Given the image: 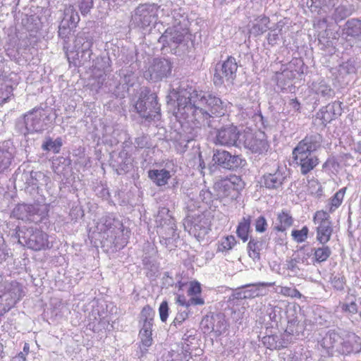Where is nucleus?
<instances>
[{
  "instance_id": "42",
  "label": "nucleus",
  "mask_w": 361,
  "mask_h": 361,
  "mask_svg": "<svg viewBox=\"0 0 361 361\" xmlns=\"http://www.w3.org/2000/svg\"><path fill=\"white\" fill-rule=\"evenodd\" d=\"M11 159L12 153L0 147V173L9 166Z\"/></svg>"
},
{
  "instance_id": "25",
  "label": "nucleus",
  "mask_w": 361,
  "mask_h": 361,
  "mask_svg": "<svg viewBox=\"0 0 361 361\" xmlns=\"http://www.w3.org/2000/svg\"><path fill=\"white\" fill-rule=\"evenodd\" d=\"M263 179V183L266 188L274 189L282 185L285 176L282 171L277 170L274 173L264 175Z\"/></svg>"
},
{
  "instance_id": "43",
  "label": "nucleus",
  "mask_w": 361,
  "mask_h": 361,
  "mask_svg": "<svg viewBox=\"0 0 361 361\" xmlns=\"http://www.w3.org/2000/svg\"><path fill=\"white\" fill-rule=\"evenodd\" d=\"M202 288L201 285L197 281H191L187 294L190 298H202L201 296Z\"/></svg>"
},
{
  "instance_id": "33",
  "label": "nucleus",
  "mask_w": 361,
  "mask_h": 361,
  "mask_svg": "<svg viewBox=\"0 0 361 361\" xmlns=\"http://www.w3.org/2000/svg\"><path fill=\"white\" fill-rule=\"evenodd\" d=\"M212 331L216 335H221L226 331L228 324L223 314H216L212 317Z\"/></svg>"
},
{
  "instance_id": "17",
  "label": "nucleus",
  "mask_w": 361,
  "mask_h": 361,
  "mask_svg": "<svg viewBox=\"0 0 361 361\" xmlns=\"http://www.w3.org/2000/svg\"><path fill=\"white\" fill-rule=\"evenodd\" d=\"M214 164L220 168L234 170L242 165L245 161L238 155H232L226 150H216L212 157Z\"/></svg>"
},
{
  "instance_id": "16",
  "label": "nucleus",
  "mask_w": 361,
  "mask_h": 361,
  "mask_svg": "<svg viewBox=\"0 0 361 361\" xmlns=\"http://www.w3.org/2000/svg\"><path fill=\"white\" fill-rule=\"evenodd\" d=\"M219 195L231 200L238 198L240 191L243 188L242 179L236 176L221 180L218 184Z\"/></svg>"
},
{
  "instance_id": "44",
  "label": "nucleus",
  "mask_w": 361,
  "mask_h": 361,
  "mask_svg": "<svg viewBox=\"0 0 361 361\" xmlns=\"http://www.w3.org/2000/svg\"><path fill=\"white\" fill-rule=\"evenodd\" d=\"M308 233V228L307 226H303L300 230H293L291 235L296 243H301L307 240Z\"/></svg>"
},
{
  "instance_id": "14",
  "label": "nucleus",
  "mask_w": 361,
  "mask_h": 361,
  "mask_svg": "<svg viewBox=\"0 0 361 361\" xmlns=\"http://www.w3.org/2000/svg\"><path fill=\"white\" fill-rule=\"evenodd\" d=\"M172 71L171 63L165 59H154L147 70L144 73V77L152 82H158L169 77Z\"/></svg>"
},
{
  "instance_id": "40",
  "label": "nucleus",
  "mask_w": 361,
  "mask_h": 361,
  "mask_svg": "<svg viewBox=\"0 0 361 361\" xmlns=\"http://www.w3.org/2000/svg\"><path fill=\"white\" fill-rule=\"evenodd\" d=\"M313 250L315 261L319 263L325 262L331 254V251L328 246L315 248Z\"/></svg>"
},
{
  "instance_id": "22",
  "label": "nucleus",
  "mask_w": 361,
  "mask_h": 361,
  "mask_svg": "<svg viewBox=\"0 0 361 361\" xmlns=\"http://www.w3.org/2000/svg\"><path fill=\"white\" fill-rule=\"evenodd\" d=\"M272 283H259L257 284H247L238 288L236 295L238 299H249L267 294L266 286H271Z\"/></svg>"
},
{
  "instance_id": "21",
  "label": "nucleus",
  "mask_w": 361,
  "mask_h": 361,
  "mask_svg": "<svg viewBox=\"0 0 361 361\" xmlns=\"http://www.w3.org/2000/svg\"><path fill=\"white\" fill-rule=\"evenodd\" d=\"M239 135V131L235 126H226L218 130L215 143L224 146H237Z\"/></svg>"
},
{
  "instance_id": "46",
  "label": "nucleus",
  "mask_w": 361,
  "mask_h": 361,
  "mask_svg": "<svg viewBox=\"0 0 361 361\" xmlns=\"http://www.w3.org/2000/svg\"><path fill=\"white\" fill-rule=\"evenodd\" d=\"M140 337L141 339L142 345L140 347L141 351L146 352L147 350V348L151 346L152 344V338L151 332H140Z\"/></svg>"
},
{
  "instance_id": "55",
  "label": "nucleus",
  "mask_w": 361,
  "mask_h": 361,
  "mask_svg": "<svg viewBox=\"0 0 361 361\" xmlns=\"http://www.w3.org/2000/svg\"><path fill=\"white\" fill-rule=\"evenodd\" d=\"M340 71L346 74L353 73L355 72V67L352 61H348L341 65Z\"/></svg>"
},
{
  "instance_id": "61",
  "label": "nucleus",
  "mask_w": 361,
  "mask_h": 361,
  "mask_svg": "<svg viewBox=\"0 0 361 361\" xmlns=\"http://www.w3.org/2000/svg\"><path fill=\"white\" fill-rule=\"evenodd\" d=\"M343 310L351 313H355L357 312V307L355 302H352L350 304L345 305Z\"/></svg>"
},
{
  "instance_id": "49",
  "label": "nucleus",
  "mask_w": 361,
  "mask_h": 361,
  "mask_svg": "<svg viewBox=\"0 0 361 361\" xmlns=\"http://www.w3.org/2000/svg\"><path fill=\"white\" fill-rule=\"evenodd\" d=\"M350 15L348 9L344 6H339L336 8L334 13L335 20H341Z\"/></svg>"
},
{
  "instance_id": "1",
  "label": "nucleus",
  "mask_w": 361,
  "mask_h": 361,
  "mask_svg": "<svg viewBox=\"0 0 361 361\" xmlns=\"http://www.w3.org/2000/svg\"><path fill=\"white\" fill-rule=\"evenodd\" d=\"M177 104L176 117L196 128H216L219 118L224 114V104L219 97L192 88L178 93Z\"/></svg>"
},
{
  "instance_id": "29",
  "label": "nucleus",
  "mask_w": 361,
  "mask_h": 361,
  "mask_svg": "<svg viewBox=\"0 0 361 361\" xmlns=\"http://www.w3.org/2000/svg\"><path fill=\"white\" fill-rule=\"evenodd\" d=\"M312 90L322 97H331L334 94V91L331 87L324 80H319L313 82L312 84Z\"/></svg>"
},
{
  "instance_id": "27",
  "label": "nucleus",
  "mask_w": 361,
  "mask_h": 361,
  "mask_svg": "<svg viewBox=\"0 0 361 361\" xmlns=\"http://www.w3.org/2000/svg\"><path fill=\"white\" fill-rule=\"evenodd\" d=\"M343 31L348 37L361 39V20L357 18L348 20L345 24Z\"/></svg>"
},
{
  "instance_id": "53",
  "label": "nucleus",
  "mask_w": 361,
  "mask_h": 361,
  "mask_svg": "<svg viewBox=\"0 0 361 361\" xmlns=\"http://www.w3.org/2000/svg\"><path fill=\"white\" fill-rule=\"evenodd\" d=\"M169 306L166 301H163L159 308V317L161 322L166 321L169 316Z\"/></svg>"
},
{
  "instance_id": "15",
  "label": "nucleus",
  "mask_w": 361,
  "mask_h": 361,
  "mask_svg": "<svg viewBox=\"0 0 361 361\" xmlns=\"http://www.w3.org/2000/svg\"><path fill=\"white\" fill-rule=\"evenodd\" d=\"M313 221L317 227V240L322 245L328 243L331 238L333 228L329 214L324 211L315 213Z\"/></svg>"
},
{
  "instance_id": "31",
  "label": "nucleus",
  "mask_w": 361,
  "mask_h": 361,
  "mask_svg": "<svg viewBox=\"0 0 361 361\" xmlns=\"http://www.w3.org/2000/svg\"><path fill=\"white\" fill-rule=\"evenodd\" d=\"M264 242L259 238H250L248 244L247 249L249 256L252 259H259L260 251L264 248Z\"/></svg>"
},
{
  "instance_id": "24",
  "label": "nucleus",
  "mask_w": 361,
  "mask_h": 361,
  "mask_svg": "<svg viewBox=\"0 0 361 361\" xmlns=\"http://www.w3.org/2000/svg\"><path fill=\"white\" fill-rule=\"evenodd\" d=\"M44 178V174L40 171H26L21 175V179L26 185L25 188L30 192L37 189L39 181Z\"/></svg>"
},
{
  "instance_id": "51",
  "label": "nucleus",
  "mask_w": 361,
  "mask_h": 361,
  "mask_svg": "<svg viewBox=\"0 0 361 361\" xmlns=\"http://www.w3.org/2000/svg\"><path fill=\"white\" fill-rule=\"evenodd\" d=\"M155 312L149 305L143 307L141 312V318L143 321H153Z\"/></svg>"
},
{
  "instance_id": "52",
  "label": "nucleus",
  "mask_w": 361,
  "mask_h": 361,
  "mask_svg": "<svg viewBox=\"0 0 361 361\" xmlns=\"http://www.w3.org/2000/svg\"><path fill=\"white\" fill-rule=\"evenodd\" d=\"M255 230L257 232L263 233L267 230V223L265 218L262 216L258 217L255 221Z\"/></svg>"
},
{
  "instance_id": "63",
  "label": "nucleus",
  "mask_w": 361,
  "mask_h": 361,
  "mask_svg": "<svg viewBox=\"0 0 361 361\" xmlns=\"http://www.w3.org/2000/svg\"><path fill=\"white\" fill-rule=\"evenodd\" d=\"M147 143L146 137H140L135 140V145L137 147L144 148Z\"/></svg>"
},
{
  "instance_id": "64",
  "label": "nucleus",
  "mask_w": 361,
  "mask_h": 361,
  "mask_svg": "<svg viewBox=\"0 0 361 361\" xmlns=\"http://www.w3.org/2000/svg\"><path fill=\"white\" fill-rule=\"evenodd\" d=\"M200 198L202 200V201H209L212 198V194L208 190H202L200 192Z\"/></svg>"
},
{
  "instance_id": "20",
  "label": "nucleus",
  "mask_w": 361,
  "mask_h": 361,
  "mask_svg": "<svg viewBox=\"0 0 361 361\" xmlns=\"http://www.w3.org/2000/svg\"><path fill=\"white\" fill-rule=\"evenodd\" d=\"M157 233L160 238V243L166 247L172 249L176 246L175 242L179 238V235L176 231L175 221H170V224H166V226H157Z\"/></svg>"
},
{
  "instance_id": "8",
  "label": "nucleus",
  "mask_w": 361,
  "mask_h": 361,
  "mask_svg": "<svg viewBox=\"0 0 361 361\" xmlns=\"http://www.w3.org/2000/svg\"><path fill=\"white\" fill-rule=\"evenodd\" d=\"M180 18L181 19H175L173 26L168 27L159 37V42L162 43L163 46L176 47L184 41L188 34V29L185 18L183 16Z\"/></svg>"
},
{
  "instance_id": "59",
  "label": "nucleus",
  "mask_w": 361,
  "mask_h": 361,
  "mask_svg": "<svg viewBox=\"0 0 361 361\" xmlns=\"http://www.w3.org/2000/svg\"><path fill=\"white\" fill-rule=\"evenodd\" d=\"M188 317V313L186 311L179 312L173 320L175 325L180 324Z\"/></svg>"
},
{
  "instance_id": "32",
  "label": "nucleus",
  "mask_w": 361,
  "mask_h": 361,
  "mask_svg": "<svg viewBox=\"0 0 361 361\" xmlns=\"http://www.w3.org/2000/svg\"><path fill=\"white\" fill-rule=\"evenodd\" d=\"M269 23V18L265 16L259 18L251 27L250 32L255 35H262L267 30Z\"/></svg>"
},
{
  "instance_id": "47",
  "label": "nucleus",
  "mask_w": 361,
  "mask_h": 361,
  "mask_svg": "<svg viewBox=\"0 0 361 361\" xmlns=\"http://www.w3.org/2000/svg\"><path fill=\"white\" fill-rule=\"evenodd\" d=\"M279 293L284 296L300 298L302 295L301 293L295 288L292 287H281Z\"/></svg>"
},
{
  "instance_id": "13",
  "label": "nucleus",
  "mask_w": 361,
  "mask_h": 361,
  "mask_svg": "<svg viewBox=\"0 0 361 361\" xmlns=\"http://www.w3.org/2000/svg\"><path fill=\"white\" fill-rule=\"evenodd\" d=\"M80 21V16L73 6H66L63 11V17L59 26V36L66 43V39H69L72 32L77 27Z\"/></svg>"
},
{
  "instance_id": "41",
  "label": "nucleus",
  "mask_w": 361,
  "mask_h": 361,
  "mask_svg": "<svg viewBox=\"0 0 361 361\" xmlns=\"http://www.w3.org/2000/svg\"><path fill=\"white\" fill-rule=\"evenodd\" d=\"M176 302L182 306L188 307L193 305H203L204 304V300L203 298H190L189 300H186L184 295H178Z\"/></svg>"
},
{
  "instance_id": "3",
  "label": "nucleus",
  "mask_w": 361,
  "mask_h": 361,
  "mask_svg": "<svg viewBox=\"0 0 361 361\" xmlns=\"http://www.w3.org/2000/svg\"><path fill=\"white\" fill-rule=\"evenodd\" d=\"M322 142L321 135H307L293 149V157L302 174H307L318 165L319 159L314 152L321 147Z\"/></svg>"
},
{
  "instance_id": "56",
  "label": "nucleus",
  "mask_w": 361,
  "mask_h": 361,
  "mask_svg": "<svg viewBox=\"0 0 361 361\" xmlns=\"http://www.w3.org/2000/svg\"><path fill=\"white\" fill-rule=\"evenodd\" d=\"M307 188L310 193H317L321 189V185L317 180L312 179L308 180Z\"/></svg>"
},
{
  "instance_id": "12",
  "label": "nucleus",
  "mask_w": 361,
  "mask_h": 361,
  "mask_svg": "<svg viewBox=\"0 0 361 361\" xmlns=\"http://www.w3.org/2000/svg\"><path fill=\"white\" fill-rule=\"evenodd\" d=\"M238 65L235 59L229 56L222 63H218L215 68L213 82L215 85L219 86L224 82V80L232 83L236 75Z\"/></svg>"
},
{
  "instance_id": "50",
  "label": "nucleus",
  "mask_w": 361,
  "mask_h": 361,
  "mask_svg": "<svg viewBox=\"0 0 361 361\" xmlns=\"http://www.w3.org/2000/svg\"><path fill=\"white\" fill-rule=\"evenodd\" d=\"M93 6V0H79L78 7L82 16L87 15Z\"/></svg>"
},
{
  "instance_id": "34",
  "label": "nucleus",
  "mask_w": 361,
  "mask_h": 361,
  "mask_svg": "<svg viewBox=\"0 0 361 361\" xmlns=\"http://www.w3.org/2000/svg\"><path fill=\"white\" fill-rule=\"evenodd\" d=\"M345 188L340 189L338 192L335 193V195L330 199L329 205V212L330 213H333L336 209H337L343 202V200L345 192Z\"/></svg>"
},
{
  "instance_id": "38",
  "label": "nucleus",
  "mask_w": 361,
  "mask_h": 361,
  "mask_svg": "<svg viewBox=\"0 0 361 361\" xmlns=\"http://www.w3.org/2000/svg\"><path fill=\"white\" fill-rule=\"evenodd\" d=\"M171 220H173V218L170 214L169 209L166 207L160 208L156 216L157 226H166V224H170V221H171Z\"/></svg>"
},
{
  "instance_id": "9",
  "label": "nucleus",
  "mask_w": 361,
  "mask_h": 361,
  "mask_svg": "<svg viewBox=\"0 0 361 361\" xmlns=\"http://www.w3.org/2000/svg\"><path fill=\"white\" fill-rule=\"evenodd\" d=\"M137 112L147 120H158L159 118L160 106L157 101L155 94H149L145 90L142 92L135 103Z\"/></svg>"
},
{
  "instance_id": "45",
  "label": "nucleus",
  "mask_w": 361,
  "mask_h": 361,
  "mask_svg": "<svg viewBox=\"0 0 361 361\" xmlns=\"http://www.w3.org/2000/svg\"><path fill=\"white\" fill-rule=\"evenodd\" d=\"M110 66V59L108 56L98 57L94 63V68L104 72L109 71Z\"/></svg>"
},
{
  "instance_id": "19",
  "label": "nucleus",
  "mask_w": 361,
  "mask_h": 361,
  "mask_svg": "<svg viewBox=\"0 0 361 361\" xmlns=\"http://www.w3.org/2000/svg\"><path fill=\"white\" fill-rule=\"evenodd\" d=\"M244 146L253 153L262 154L269 149V145L265 139V135L259 132L257 134L245 133L244 135Z\"/></svg>"
},
{
  "instance_id": "30",
  "label": "nucleus",
  "mask_w": 361,
  "mask_h": 361,
  "mask_svg": "<svg viewBox=\"0 0 361 361\" xmlns=\"http://www.w3.org/2000/svg\"><path fill=\"white\" fill-rule=\"evenodd\" d=\"M250 216H244L238 223L236 229V233L239 238L243 242L249 239V233L250 231Z\"/></svg>"
},
{
  "instance_id": "2",
  "label": "nucleus",
  "mask_w": 361,
  "mask_h": 361,
  "mask_svg": "<svg viewBox=\"0 0 361 361\" xmlns=\"http://www.w3.org/2000/svg\"><path fill=\"white\" fill-rule=\"evenodd\" d=\"M320 345L329 355L334 353L349 355L361 351V338L353 332L329 331L320 342Z\"/></svg>"
},
{
  "instance_id": "23",
  "label": "nucleus",
  "mask_w": 361,
  "mask_h": 361,
  "mask_svg": "<svg viewBox=\"0 0 361 361\" xmlns=\"http://www.w3.org/2000/svg\"><path fill=\"white\" fill-rule=\"evenodd\" d=\"M340 114V104L334 102L321 109L317 113V118L322 121L323 124H326L335 119V118Z\"/></svg>"
},
{
  "instance_id": "36",
  "label": "nucleus",
  "mask_w": 361,
  "mask_h": 361,
  "mask_svg": "<svg viewBox=\"0 0 361 361\" xmlns=\"http://www.w3.org/2000/svg\"><path fill=\"white\" fill-rule=\"evenodd\" d=\"M118 159L121 160V161L119 160L117 161L118 168L116 171L118 173L121 174L128 171L131 166V159L130 157H128V154L125 152H121Z\"/></svg>"
},
{
  "instance_id": "10",
  "label": "nucleus",
  "mask_w": 361,
  "mask_h": 361,
  "mask_svg": "<svg viewBox=\"0 0 361 361\" xmlns=\"http://www.w3.org/2000/svg\"><path fill=\"white\" fill-rule=\"evenodd\" d=\"M22 296L20 284L16 281L4 285L0 288V313L8 312Z\"/></svg>"
},
{
  "instance_id": "62",
  "label": "nucleus",
  "mask_w": 361,
  "mask_h": 361,
  "mask_svg": "<svg viewBox=\"0 0 361 361\" xmlns=\"http://www.w3.org/2000/svg\"><path fill=\"white\" fill-rule=\"evenodd\" d=\"M99 324L101 326L102 328L107 331H111L113 328V326L109 324V319L105 317L101 319Z\"/></svg>"
},
{
  "instance_id": "26",
  "label": "nucleus",
  "mask_w": 361,
  "mask_h": 361,
  "mask_svg": "<svg viewBox=\"0 0 361 361\" xmlns=\"http://www.w3.org/2000/svg\"><path fill=\"white\" fill-rule=\"evenodd\" d=\"M171 176L170 171L164 169H153L148 171V177L158 186L166 185Z\"/></svg>"
},
{
  "instance_id": "4",
  "label": "nucleus",
  "mask_w": 361,
  "mask_h": 361,
  "mask_svg": "<svg viewBox=\"0 0 361 361\" xmlns=\"http://www.w3.org/2000/svg\"><path fill=\"white\" fill-rule=\"evenodd\" d=\"M198 202L192 199L186 203L187 215L184 219L183 226L189 233L198 241H201L210 230L208 219L199 210Z\"/></svg>"
},
{
  "instance_id": "6",
  "label": "nucleus",
  "mask_w": 361,
  "mask_h": 361,
  "mask_svg": "<svg viewBox=\"0 0 361 361\" xmlns=\"http://www.w3.org/2000/svg\"><path fill=\"white\" fill-rule=\"evenodd\" d=\"M18 243L34 250H40L49 247L48 235L46 233L35 228L23 227L16 232Z\"/></svg>"
},
{
  "instance_id": "18",
  "label": "nucleus",
  "mask_w": 361,
  "mask_h": 361,
  "mask_svg": "<svg viewBox=\"0 0 361 361\" xmlns=\"http://www.w3.org/2000/svg\"><path fill=\"white\" fill-rule=\"evenodd\" d=\"M12 216L23 221L37 222L41 220L42 212L37 204H19L13 209Z\"/></svg>"
},
{
  "instance_id": "54",
  "label": "nucleus",
  "mask_w": 361,
  "mask_h": 361,
  "mask_svg": "<svg viewBox=\"0 0 361 361\" xmlns=\"http://www.w3.org/2000/svg\"><path fill=\"white\" fill-rule=\"evenodd\" d=\"M8 257V251L4 243V239L0 233V263Z\"/></svg>"
},
{
  "instance_id": "39",
  "label": "nucleus",
  "mask_w": 361,
  "mask_h": 361,
  "mask_svg": "<svg viewBox=\"0 0 361 361\" xmlns=\"http://www.w3.org/2000/svg\"><path fill=\"white\" fill-rule=\"evenodd\" d=\"M283 24L279 22L275 29H271L267 37L269 44L274 45L277 43L279 37L283 35Z\"/></svg>"
},
{
  "instance_id": "5",
  "label": "nucleus",
  "mask_w": 361,
  "mask_h": 361,
  "mask_svg": "<svg viewBox=\"0 0 361 361\" xmlns=\"http://www.w3.org/2000/svg\"><path fill=\"white\" fill-rule=\"evenodd\" d=\"M67 43L64 42V49H66L68 60H79V63H85L90 61L92 51L93 39L92 36L85 32L78 33L74 40V45L72 48L68 46L69 39H66Z\"/></svg>"
},
{
  "instance_id": "28",
  "label": "nucleus",
  "mask_w": 361,
  "mask_h": 361,
  "mask_svg": "<svg viewBox=\"0 0 361 361\" xmlns=\"http://www.w3.org/2000/svg\"><path fill=\"white\" fill-rule=\"evenodd\" d=\"M274 229L277 231L285 232L287 228L293 225V219L287 212L282 211L278 213Z\"/></svg>"
},
{
  "instance_id": "11",
  "label": "nucleus",
  "mask_w": 361,
  "mask_h": 361,
  "mask_svg": "<svg viewBox=\"0 0 361 361\" xmlns=\"http://www.w3.org/2000/svg\"><path fill=\"white\" fill-rule=\"evenodd\" d=\"M46 118H48V116L45 115L42 109H33L24 115V128L20 129L21 133L26 135L42 132L47 126Z\"/></svg>"
},
{
  "instance_id": "48",
  "label": "nucleus",
  "mask_w": 361,
  "mask_h": 361,
  "mask_svg": "<svg viewBox=\"0 0 361 361\" xmlns=\"http://www.w3.org/2000/svg\"><path fill=\"white\" fill-rule=\"evenodd\" d=\"M30 353V345L27 343H25L23 345V350L20 351L17 355L13 357L11 361H27Z\"/></svg>"
},
{
  "instance_id": "7",
  "label": "nucleus",
  "mask_w": 361,
  "mask_h": 361,
  "mask_svg": "<svg viewBox=\"0 0 361 361\" xmlns=\"http://www.w3.org/2000/svg\"><path fill=\"white\" fill-rule=\"evenodd\" d=\"M158 10L159 7L154 4L139 5L132 15V25L143 30L154 26L157 20Z\"/></svg>"
},
{
  "instance_id": "35",
  "label": "nucleus",
  "mask_w": 361,
  "mask_h": 361,
  "mask_svg": "<svg viewBox=\"0 0 361 361\" xmlns=\"http://www.w3.org/2000/svg\"><path fill=\"white\" fill-rule=\"evenodd\" d=\"M298 324V322L296 319L288 320L285 333L283 335V340L286 341L287 343L292 342V336L298 335V331L297 329Z\"/></svg>"
},
{
  "instance_id": "60",
  "label": "nucleus",
  "mask_w": 361,
  "mask_h": 361,
  "mask_svg": "<svg viewBox=\"0 0 361 361\" xmlns=\"http://www.w3.org/2000/svg\"><path fill=\"white\" fill-rule=\"evenodd\" d=\"M143 326L140 332L147 333V332H151L152 333V328L153 326V321H143Z\"/></svg>"
},
{
  "instance_id": "57",
  "label": "nucleus",
  "mask_w": 361,
  "mask_h": 361,
  "mask_svg": "<svg viewBox=\"0 0 361 361\" xmlns=\"http://www.w3.org/2000/svg\"><path fill=\"white\" fill-rule=\"evenodd\" d=\"M331 283L337 290H342L344 286L345 281L343 277L335 276L331 279Z\"/></svg>"
},
{
  "instance_id": "58",
  "label": "nucleus",
  "mask_w": 361,
  "mask_h": 361,
  "mask_svg": "<svg viewBox=\"0 0 361 361\" xmlns=\"http://www.w3.org/2000/svg\"><path fill=\"white\" fill-rule=\"evenodd\" d=\"M297 263L298 262L296 261V259H293L288 261L286 263L287 269L290 271L292 274L294 275L297 274L298 273V271L300 270L297 265Z\"/></svg>"
},
{
  "instance_id": "37",
  "label": "nucleus",
  "mask_w": 361,
  "mask_h": 361,
  "mask_svg": "<svg viewBox=\"0 0 361 361\" xmlns=\"http://www.w3.org/2000/svg\"><path fill=\"white\" fill-rule=\"evenodd\" d=\"M236 244V240L233 235H228L222 238L218 244L219 252H226L233 249Z\"/></svg>"
}]
</instances>
